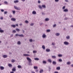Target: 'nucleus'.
Segmentation results:
<instances>
[{
    "label": "nucleus",
    "mask_w": 73,
    "mask_h": 73,
    "mask_svg": "<svg viewBox=\"0 0 73 73\" xmlns=\"http://www.w3.org/2000/svg\"><path fill=\"white\" fill-rule=\"evenodd\" d=\"M38 7L40 8V9H42V8H46V6L45 5H42V6L40 5H39L38 6Z\"/></svg>",
    "instance_id": "f257e3e1"
},
{
    "label": "nucleus",
    "mask_w": 73,
    "mask_h": 73,
    "mask_svg": "<svg viewBox=\"0 0 73 73\" xmlns=\"http://www.w3.org/2000/svg\"><path fill=\"white\" fill-rule=\"evenodd\" d=\"M14 7L15 9H16V10H17L18 11H20L21 10V8H20V7H17L15 6H14Z\"/></svg>",
    "instance_id": "f03ea898"
},
{
    "label": "nucleus",
    "mask_w": 73,
    "mask_h": 73,
    "mask_svg": "<svg viewBox=\"0 0 73 73\" xmlns=\"http://www.w3.org/2000/svg\"><path fill=\"white\" fill-rule=\"evenodd\" d=\"M64 44L66 45H69V42L67 41H65L64 42Z\"/></svg>",
    "instance_id": "7ed1b4c3"
},
{
    "label": "nucleus",
    "mask_w": 73,
    "mask_h": 73,
    "mask_svg": "<svg viewBox=\"0 0 73 73\" xmlns=\"http://www.w3.org/2000/svg\"><path fill=\"white\" fill-rule=\"evenodd\" d=\"M68 9H66L63 10V12H68Z\"/></svg>",
    "instance_id": "20e7f679"
},
{
    "label": "nucleus",
    "mask_w": 73,
    "mask_h": 73,
    "mask_svg": "<svg viewBox=\"0 0 73 73\" xmlns=\"http://www.w3.org/2000/svg\"><path fill=\"white\" fill-rule=\"evenodd\" d=\"M46 35H45V34H43L42 35V38H46Z\"/></svg>",
    "instance_id": "39448f33"
},
{
    "label": "nucleus",
    "mask_w": 73,
    "mask_h": 73,
    "mask_svg": "<svg viewBox=\"0 0 73 73\" xmlns=\"http://www.w3.org/2000/svg\"><path fill=\"white\" fill-rule=\"evenodd\" d=\"M27 59L28 61H29V62H30V61H32V60H31V59L29 58V57H27Z\"/></svg>",
    "instance_id": "423d86ee"
},
{
    "label": "nucleus",
    "mask_w": 73,
    "mask_h": 73,
    "mask_svg": "<svg viewBox=\"0 0 73 73\" xmlns=\"http://www.w3.org/2000/svg\"><path fill=\"white\" fill-rule=\"evenodd\" d=\"M48 61L50 62V63H52V61L51 59H49L47 60Z\"/></svg>",
    "instance_id": "0eeeda50"
},
{
    "label": "nucleus",
    "mask_w": 73,
    "mask_h": 73,
    "mask_svg": "<svg viewBox=\"0 0 73 73\" xmlns=\"http://www.w3.org/2000/svg\"><path fill=\"white\" fill-rule=\"evenodd\" d=\"M52 64L53 65H56L57 64V62H56L55 61H53Z\"/></svg>",
    "instance_id": "6e6552de"
},
{
    "label": "nucleus",
    "mask_w": 73,
    "mask_h": 73,
    "mask_svg": "<svg viewBox=\"0 0 73 73\" xmlns=\"http://www.w3.org/2000/svg\"><path fill=\"white\" fill-rule=\"evenodd\" d=\"M11 21H16V19L15 18H12L11 19Z\"/></svg>",
    "instance_id": "1a4fd4ad"
},
{
    "label": "nucleus",
    "mask_w": 73,
    "mask_h": 73,
    "mask_svg": "<svg viewBox=\"0 0 73 73\" xmlns=\"http://www.w3.org/2000/svg\"><path fill=\"white\" fill-rule=\"evenodd\" d=\"M3 58H7L8 57V56L7 55H4L3 56Z\"/></svg>",
    "instance_id": "9d476101"
},
{
    "label": "nucleus",
    "mask_w": 73,
    "mask_h": 73,
    "mask_svg": "<svg viewBox=\"0 0 73 73\" xmlns=\"http://www.w3.org/2000/svg\"><path fill=\"white\" fill-rule=\"evenodd\" d=\"M32 14L33 15H36V12L34 11L32 12Z\"/></svg>",
    "instance_id": "9b49d317"
},
{
    "label": "nucleus",
    "mask_w": 73,
    "mask_h": 73,
    "mask_svg": "<svg viewBox=\"0 0 73 73\" xmlns=\"http://www.w3.org/2000/svg\"><path fill=\"white\" fill-rule=\"evenodd\" d=\"M46 52H50V50L49 49L47 48L46 49Z\"/></svg>",
    "instance_id": "f8f14e48"
},
{
    "label": "nucleus",
    "mask_w": 73,
    "mask_h": 73,
    "mask_svg": "<svg viewBox=\"0 0 73 73\" xmlns=\"http://www.w3.org/2000/svg\"><path fill=\"white\" fill-rule=\"evenodd\" d=\"M30 55L29 54H23V56H29Z\"/></svg>",
    "instance_id": "ddd939ff"
},
{
    "label": "nucleus",
    "mask_w": 73,
    "mask_h": 73,
    "mask_svg": "<svg viewBox=\"0 0 73 73\" xmlns=\"http://www.w3.org/2000/svg\"><path fill=\"white\" fill-rule=\"evenodd\" d=\"M52 58L55 59V58H56V56H52Z\"/></svg>",
    "instance_id": "4468645a"
},
{
    "label": "nucleus",
    "mask_w": 73,
    "mask_h": 73,
    "mask_svg": "<svg viewBox=\"0 0 73 73\" xmlns=\"http://www.w3.org/2000/svg\"><path fill=\"white\" fill-rule=\"evenodd\" d=\"M14 68L12 69V70L13 72H15L16 71V68Z\"/></svg>",
    "instance_id": "2eb2a0df"
},
{
    "label": "nucleus",
    "mask_w": 73,
    "mask_h": 73,
    "mask_svg": "<svg viewBox=\"0 0 73 73\" xmlns=\"http://www.w3.org/2000/svg\"><path fill=\"white\" fill-rule=\"evenodd\" d=\"M33 68L34 69H38V67H37V66H34Z\"/></svg>",
    "instance_id": "dca6fc26"
},
{
    "label": "nucleus",
    "mask_w": 73,
    "mask_h": 73,
    "mask_svg": "<svg viewBox=\"0 0 73 73\" xmlns=\"http://www.w3.org/2000/svg\"><path fill=\"white\" fill-rule=\"evenodd\" d=\"M17 44L18 45H21V42L20 41H18L17 42Z\"/></svg>",
    "instance_id": "f3484780"
},
{
    "label": "nucleus",
    "mask_w": 73,
    "mask_h": 73,
    "mask_svg": "<svg viewBox=\"0 0 73 73\" xmlns=\"http://www.w3.org/2000/svg\"><path fill=\"white\" fill-rule=\"evenodd\" d=\"M8 66H9V67H12V64H9Z\"/></svg>",
    "instance_id": "a211bd4d"
},
{
    "label": "nucleus",
    "mask_w": 73,
    "mask_h": 73,
    "mask_svg": "<svg viewBox=\"0 0 73 73\" xmlns=\"http://www.w3.org/2000/svg\"><path fill=\"white\" fill-rule=\"evenodd\" d=\"M60 33H57L56 34H55V35H56V36H60Z\"/></svg>",
    "instance_id": "6ab92c4d"
},
{
    "label": "nucleus",
    "mask_w": 73,
    "mask_h": 73,
    "mask_svg": "<svg viewBox=\"0 0 73 73\" xmlns=\"http://www.w3.org/2000/svg\"><path fill=\"white\" fill-rule=\"evenodd\" d=\"M49 19L48 18H46L45 19V21H49Z\"/></svg>",
    "instance_id": "aec40b11"
},
{
    "label": "nucleus",
    "mask_w": 73,
    "mask_h": 73,
    "mask_svg": "<svg viewBox=\"0 0 73 73\" xmlns=\"http://www.w3.org/2000/svg\"><path fill=\"white\" fill-rule=\"evenodd\" d=\"M18 36H19V37H24V35H23V34L21 35H18Z\"/></svg>",
    "instance_id": "412c9836"
},
{
    "label": "nucleus",
    "mask_w": 73,
    "mask_h": 73,
    "mask_svg": "<svg viewBox=\"0 0 73 73\" xmlns=\"http://www.w3.org/2000/svg\"><path fill=\"white\" fill-rule=\"evenodd\" d=\"M0 68L1 70H3L4 69V68L3 66L0 67Z\"/></svg>",
    "instance_id": "4be33fe9"
},
{
    "label": "nucleus",
    "mask_w": 73,
    "mask_h": 73,
    "mask_svg": "<svg viewBox=\"0 0 73 73\" xmlns=\"http://www.w3.org/2000/svg\"><path fill=\"white\" fill-rule=\"evenodd\" d=\"M66 38L67 40H68L69 39H70V36H67L66 37Z\"/></svg>",
    "instance_id": "5701e85b"
},
{
    "label": "nucleus",
    "mask_w": 73,
    "mask_h": 73,
    "mask_svg": "<svg viewBox=\"0 0 73 73\" xmlns=\"http://www.w3.org/2000/svg\"><path fill=\"white\" fill-rule=\"evenodd\" d=\"M11 26L13 28H15L16 27V25H11Z\"/></svg>",
    "instance_id": "b1692460"
},
{
    "label": "nucleus",
    "mask_w": 73,
    "mask_h": 73,
    "mask_svg": "<svg viewBox=\"0 0 73 73\" xmlns=\"http://www.w3.org/2000/svg\"><path fill=\"white\" fill-rule=\"evenodd\" d=\"M57 70H60V67H58L56 68Z\"/></svg>",
    "instance_id": "393cba45"
},
{
    "label": "nucleus",
    "mask_w": 73,
    "mask_h": 73,
    "mask_svg": "<svg viewBox=\"0 0 73 73\" xmlns=\"http://www.w3.org/2000/svg\"><path fill=\"white\" fill-rule=\"evenodd\" d=\"M43 72V70H40L39 71V73H41Z\"/></svg>",
    "instance_id": "a878e982"
},
{
    "label": "nucleus",
    "mask_w": 73,
    "mask_h": 73,
    "mask_svg": "<svg viewBox=\"0 0 73 73\" xmlns=\"http://www.w3.org/2000/svg\"><path fill=\"white\" fill-rule=\"evenodd\" d=\"M34 60H36V61H38V60H39V59H38V58H35Z\"/></svg>",
    "instance_id": "bb28decb"
},
{
    "label": "nucleus",
    "mask_w": 73,
    "mask_h": 73,
    "mask_svg": "<svg viewBox=\"0 0 73 73\" xmlns=\"http://www.w3.org/2000/svg\"><path fill=\"white\" fill-rule=\"evenodd\" d=\"M18 2H19L18 0H16V1H14V3H18Z\"/></svg>",
    "instance_id": "cd10ccee"
},
{
    "label": "nucleus",
    "mask_w": 73,
    "mask_h": 73,
    "mask_svg": "<svg viewBox=\"0 0 73 73\" xmlns=\"http://www.w3.org/2000/svg\"><path fill=\"white\" fill-rule=\"evenodd\" d=\"M58 57H62V54H59L58 55Z\"/></svg>",
    "instance_id": "c85d7f7f"
},
{
    "label": "nucleus",
    "mask_w": 73,
    "mask_h": 73,
    "mask_svg": "<svg viewBox=\"0 0 73 73\" xmlns=\"http://www.w3.org/2000/svg\"><path fill=\"white\" fill-rule=\"evenodd\" d=\"M42 48L44 50L45 49V46L44 45L42 46Z\"/></svg>",
    "instance_id": "c756f323"
},
{
    "label": "nucleus",
    "mask_w": 73,
    "mask_h": 73,
    "mask_svg": "<svg viewBox=\"0 0 73 73\" xmlns=\"http://www.w3.org/2000/svg\"><path fill=\"white\" fill-rule=\"evenodd\" d=\"M34 25V23H31L30 25H31V26H33Z\"/></svg>",
    "instance_id": "7c9ffc66"
},
{
    "label": "nucleus",
    "mask_w": 73,
    "mask_h": 73,
    "mask_svg": "<svg viewBox=\"0 0 73 73\" xmlns=\"http://www.w3.org/2000/svg\"><path fill=\"white\" fill-rule=\"evenodd\" d=\"M0 33H3V32H4V31L0 29Z\"/></svg>",
    "instance_id": "2f4dec72"
},
{
    "label": "nucleus",
    "mask_w": 73,
    "mask_h": 73,
    "mask_svg": "<svg viewBox=\"0 0 73 73\" xmlns=\"http://www.w3.org/2000/svg\"><path fill=\"white\" fill-rule=\"evenodd\" d=\"M35 72H36V73H38V70L36 69L35 70Z\"/></svg>",
    "instance_id": "473e14b6"
},
{
    "label": "nucleus",
    "mask_w": 73,
    "mask_h": 73,
    "mask_svg": "<svg viewBox=\"0 0 73 73\" xmlns=\"http://www.w3.org/2000/svg\"><path fill=\"white\" fill-rule=\"evenodd\" d=\"M65 8H66V6H64L62 8V9H65Z\"/></svg>",
    "instance_id": "72a5a7b5"
},
{
    "label": "nucleus",
    "mask_w": 73,
    "mask_h": 73,
    "mask_svg": "<svg viewBox=\"0 0 73 73\" xmlns=\"http://www.w3.org/2000/svg\"><path fill=\"white\" fill-rule=\"evenodd\" d=\"M16 30L17 32H19L20 31V29H16Z\"/></svg>",
    "instance_id": "f704fd0d"
},
{
    "label": "nucleus",
    "mask_w": 73,
    "mask_h": 73,
    "mask_svg": "<svg viewBox=\"0 0 73 73\" xmlns=\"http://www.w3.org/2000/svg\"><path fill=\"white\" fill-rule=\"evenodd\" d=\"M47 32H50V30L49 29L47 30L46 31Z\"/></svg>",
    "instance_id": "c9c22d12"
},
{
    "label": "nucleus",
    "mask_w": 73,
    "mask_h": 73,
    "mask_svg": "<svg viewBox=\"0 0 73 73\" xmlns=\"http://www.w3.org/2000/svg\"><path fill=\"white\" fill-rule=\"evenodd\" d=\"M11 62H15V60L13 59L11 60Z\"/></svg>",
    "instance_id": "e433bc0d"
},
{
    "label": "nucleus",
    "mask_w": 73,
    "mask_h": 73,
    "mask_svg": "<svg viewBox=\"0 0 73 73\" xmlns=\"http://www.w3.org/2000/svg\"><path fill=\"white\" fill-rule=\"evenodd\" d=\"M59 62H62V60L61 59H59Z\"/></svg>",
    "instance_id": "4c0bfd02"
},
{
    "label": "nucleus",
    "mask_w": 73,
    "mask_h": 73,
    "mask_svg": "<svg viewBox=\"0 0 73 73\" xmlns=\"http://www.w3.org/2000/svg\"><path fill=\"white\" fill-rule=\"evenodd\" d=\"M18 68H21V66L20 65H18Z\"/></svg>",
    "instance_id": "58836bf2"
},
{
    "label": "nucleus",
    "mask_w": 73,
    "mask_h": 73,
    "mask_svg": "<svg viewBox=\"0 0 73 73\" xmlns=\"http://www.w3.org/2000/svg\"><path fill=\"white\" fill-rule=\"evenodd\" d=\"M33 53H37V51H36L34 50L33 51Z\"/></svg>",
    "instance_id": "ea45409f"
},
{
    "label": "nucleus",
    "mask_w": 73,
    "mask_h": 73,
    "mask_svg": "<svg viewBox=\"0 0 73 73\" xmlns=\"http://www.w3.org/2000/svg\"><path fill=\"white\" fill-rule=\"evenodd\" d=\"M52 45H55V43L52 42Z\"/></svg>",
    "instance_id": "a19ab883"
},
{
    "label": "nucleus",
    "mask_w": 73,
    "mask_h": 73,
    "mask_svg": "<svg viewBox=\"0 0 73 73\" xmlns=\"http://www.w3.org/2000/svg\"><path fill=\"white\" fill-rule=\"evenodd\" d=\"M67 65H69V64H70V62H67Z\"/></svg>",
    "instance_id": "79ce46f5"
},
{
    "label": "nucleus",
    "mask_w": 73,
    "mask_h": 73,
    "mask_svg": "<svg viewBox=\"0 0 73 73\" xmlns=\"http://www.w3.org/2000/svg\"><path fill=\"white\" fill-rule=\"evenodd\" d=\"M29 41L30 42H32V41H33V40H32V39H30Z\"/></svg>",
    "instance_id": "37998d69"
},
{
    "label": "nucleus",
    "mask_w": 73,
    "mask_h": 73,
    "mask_svg": "<svg viewBox=\"0 0 73 73\" xmlns=\"http://www.w3.org/2000/svg\"><path fill=\"white\" fill-rule=\"evenodd\" d=\"M13 33H16V31L15 30H13Z\"/></svg>",
    "instance_id": "c03bdc74"
},
{
    "label": "nucleus",
    "mask_w": 73,
    "mask_h": 73,
    "mask_svg": "<svg viewBox=\"0 0 73 73\" xmlns=\"http://www.w3.org/2000/svg\"><path fill=\"white\" fill-rule=\"evenodd\" d=\"M29 65H31V61L30 62H29Z\"/></svg>",
    "instance_id": "a18cd8bd"
},
{
    "label": "nucleus",
    "mask_w": 73,
    "mask_h": 73,
    "mask_svg": "<svg viewBox=\"0 0 73 73\" xmlns=\"http://www.w3.org/2000/svg\"><path fill=\"white\" fill-rule=\"evenodd\" d=\"M43 64H46V62L44 61L43 62Z\"/></svg>",
    "instance_id": "49530a36"
},
{
    "label": "nucleus",
    "mask_w": 73,
    "mask_h": 73,
    "mask_svg": "<svg viewBox=\"0 0 73 73\" xmlns=\"http://www.w3.org/2000/svg\"><path fill=\"white\" fill-rule=\"evenodd\" d=\"M48 70L49 71H50V70H51V68L50 67H48Z\"/></svg>",
    "instance_id": "de8ad7c7"
},
{
    "label": "nucleus",
    "mask_w": 73,
    "mask_h": 73,
    "mask_svg": "<svg viewBox=\"0 0 73 73\" xmlns=\"http://www.w3.org/2000/svg\"><path fill=\"white\" fill-rule=\"evenodd\" d=\"M4 3H5V4H8V2L6 1H5Z\"/></svg>",
    "instance_id": "09e8293b"
},
{
    "label": "nucleus",
    "mask_w": 73,
    "mask_h": 73,
    "mask_svg": "<svg viewBox=\"0 0 73 73\" xmlns=\"http://www.w3.org/2000/svg\"><path fill=\"white\" fill-rule=\"evenodd\" d=\"M56 27V24L53 25V27H54V28Z\"/></svg>",
    "instance_id": "8fccbe9b"
},
{
    "label": "nucleus",
    "mask_w": 73,
    "mask_h": 73,
    "mask_svg": "<svg viewBox=\"0 0 73 73\" xmlns=\"http://www.w3.org/2000/svg\"><path fill=\"white\" fill-rule=\"evenodd\" d=\"M42 14L43 15V16H44V15H45V13L44 12L42 13Z\"/></svg>",
    "instance_id": "3c124183"
},
{
    "label": "nucleus",
    "mask_w": 73,
    "mask_h": 73,
    "mask_svg": "<svg viewBox=\"0 0 73 73\" xmlns=\"http://www.w3.org/2000/svg\"><path fill=\"white\" fill-rule=\"evenodd\" d=\"M55 2H58L59 0H55Z\"/></svg>",
    "instance_id": "603ef678"
},
{
    "label": "nucleus",
    "mask_w": 73,
    "mask_h": 73,
    "mask_svg": "<svg viewBox=\"0 0 73 73\" xmlns=\"http://www.w3.org/2000/svg\"><path fill=\"white\" fill-rule=\"evenodd\" d=\"M68 18H67V17H66L64 19V20H68Z\"/></svg>",
    "instance_id": "864d4df0"
},
{
    "label": "nucleus",
    "mask_w": 73,
    "mask_h": 73,
    "mask_svg": "<svg viewBox=\"0 0 73 73\" xmlns=\"http://www.w3.org/2000/svg\"><path fill=\"white\" fill-rule=\"evenodd\" d=\"M42 24H43V23H39V25H42Z\"/></svg>",
    "instance_id": "5fc2aeb1"
},
{
    "label": "nucleus",
    "mask_w": 73,
    "mask_h": 73,
    "mask_svg": "<svg viewBox=\"0 0 73 73\" xmlns=\"http://www.w3.org/2000/svg\"><path fill=\"white\" fill-rule=\"evenodd\" d=\"M15 12H16L15 11H13V14H15Z\"/></svg>",
    "instance_id": "6e6d98bb"
},
{
    "label": "nucleus",
    "mask_w": 73,
    "mask_h": 73,
    "mask_svg": "<svg viewBox=\"0 0 73 73\" xmlns=\"http://www.w3.org/2000/svg\"><path fill=\"white\" fill-rule=\"evenodd\" d=\"M38 3L39 4H40L41 3V1H38Z\"/></svg>",
    "instance_id": "4d7b16f0"
},
{
    "label": "nucleus",
    "mask_w": 73,
    "mask_h": 73,
    "mask_svg": "<svg viewBox=\"0 0 73 73\" xmlns=\"http://www.w3.org/2000/svg\"><path fill=\"white\" fill-rule=\"evenodd\" d=\"M25 23H28V21H25Z\"/></svg>",
    "instance_id": "13d9d810"
},
{
    "label": "nucleus",
    "mask_w": 73,
    "mask_h": 73,
    "mask_svg": "<svg viewBox=\"0 0 73 73\" xmlns=\"http://www.w3.org/2000/svg\"><path fill=\"white\" fill-rule=\"evenodd\" d=\"M4 13L5 15V14H7V11H5Z\"/></svg>",
    "instance_id": "bf43d9fd"
},
{
    "label": "nucleus",
    "mask_w": 73,
    "mask_h": 73,
    "mask_svg": "<svg viewBox=\"0 0 73 73\" xmlns=\"http://www.w3.org/2000/svg\"><path fill=\"white\" fill-rule=\"evenodd\" d=\"M1 20H3V17H1L0 18Z\"/></svg>",
    "instance_id": "052dcab7"
},
{
    "label": "nucleus",
    "mask_w": 73,
    "mask_h": 73,
    "mask_svg": "<svg viewBox=\"0 0 73 73\" xmlns=\"http://www.w3.org/2000/svg\"><path fill=\"white\" fill-rule=\"evenodd\" d=\"M19 35L18 34H17L15 35V36H19Z\"/></svg>",
    "instance_id": "680f3d73"
},
{
    "label": "nucleus",
    "mask_w": 73,
    "mask_h": 73,
    "mask_svg": "<svg viewBox=\"0 0 73 73\" xmlns=\"http://www.w3.org/2000/svg\"><path fill=\"white\" fill-rule=\"evenodd\" d=\"M9 17H10V18H11V17H12V15H10L9 16Z\"/></svg>",
    "instance_id": "e2e57ef3"
},
{
    "label": "nucleus",
    "mask_w": 73,
    "mask_h": 73,
    "mask_svg": "<svg viewBox=\"0 0 73 73\" xmlns=\"http://www.w3.org/2000/svg\"><path fill=\"white\" fill-rule=\"evenodd\" d=\"M13 34H12L11 35V37H13Z\"/></svg>",
    "instance_id": "0e129e2a"
},
{
    "label": "nucleus",
    "mask_w": 73,
    "mask_h": 73,
    "mask_svg": "<svg viewBox=\"0 0 73 73\" xmlns=\"http://www.w3.org/2000/svg\"><path fill=\"white\" fill-rule=\"evenodd\" d=\"M1 11L2 12H3L4 11V10L3 9H1Z\"/></svg>",
    "instance_id": "69168bd1"
},
{
    "label": "nucleus",
    "mask_w": 73,
    "mask_h": 73,
    "mask_svg": "<svg viewBox=\"0 0 73 73\" xmlns=\"http://www.w3.org/2000/svg\"><path fill=\"white\" fill-rule=\"evenodd\" d=\"M65 1H66V2H68L69 1L68 0H65Z\"/></svg>",
    "instance_id": "338daca9"
},
{
    "label": "nucleus",
    "mask_w": 73,
    "mask_h": 73,
    "mask_svg": "<svg viewBox=\"0 0 73 73\" xmlns=\"http://www.w3.org/2000/svg\"><path fill=\"white\" fill-rule=\"evenodd\" d=\"M54 73H58V72L57 71H55L54 72Z\"/></svg>",
    "instance_id": "774afa93"
}]
</instances>
